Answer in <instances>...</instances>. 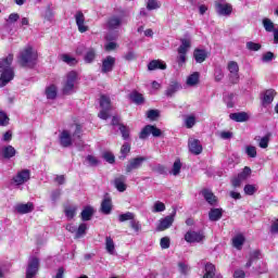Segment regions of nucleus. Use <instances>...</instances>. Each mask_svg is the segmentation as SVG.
Here are the masks:
<instances>
[{
    "label": "nucleus",
    "instance_id": "33",
    "mask_svg": "<svg viewBox=\"0 0 278 278\" xmlns=\"http://www.w3.org/2000/svg\"><path fill=\"white\" fill-rule=\"evenodd\" d=\"M214 277H216V266H214V264L212 263H207L205 265V274L203 278H214Z\"/></svg>",
    "mask_w": 278,
    "mask_h": 278
},
{
    "label": "nucleus",
    "instance_id": "63",
    "mask_svg": "<svg viewBox=\"0 0 278 278\" xmlns=\"http://www.w3.org/2000/svg\"><path fill=\"white\" fill-rule=\"evenodd\" d=\"M147 9L148 10H157L160 9V3L157 0H149L147 3Z\"/></svg>",
    "mask_w": 278,
    "mask_h": 278
},
{
    "label": "nucleus",
    "instance_id": "27",
    "mask_svg": "<svg viewBox=\"0 0 278 278\" xmlns=\"http://www.w3.org/2000/svg\"><path fill=\"white\" fill-rule=\"evenodd\" d=\"M1 155L4 160H12L16 155V149L12 146H5L1 149Z\"/></svg>",
    "mask_w": 278,
    "mask_h": 278
},
{
    "label": "nucleus",
    "instance_id": "50",
    "mask_svg": "<svg viewBox=\"0 0 278 278\" xmlns=\"http://www.w3.org/2000/svg\"><path fill=\"white\" fill-rule=\"evenodd\" d=\"M135 216L136 215L134 213L127 212V213L121 214L118 216V220H119V223H125L127 220H131L132 218H135Z\"/></svg>",
    "mask_w": 278,
    "mask_h": 278
},
{
    "label": "nucleus",
    "instance_id": "11",
    "mask_svg": "<svg viewBox=\"0 0 278 278\" xmlns=\"http://www.w3.org/2000/svg\"><path fill=\"white\" fill-rule=\"evenodd\" d=\"M153 136V138L162 137V130L154 125H147L140 132L139 138L141 140H147L149 136Z\"/></svg>",
    "mask_w": 278,
    "mask_h": 278
},
{
    "label": "nucleus",
    "instance_id": "40",
    "mask_svg": "<svg viewBox=\"0 0 278 278\" xmlns=\"http://www.w3.org/2000/svg\"><path fill=\"white\" fill-rule=\"evenodd\" d=\"M47 99H55L58 97V88L54 85H51L46 89Z\"/></svg>",
    "mask_w": 278,
    "mask_h": 278
},
{
    "label": "nucleus",
    "instance_id": "10",
    "mask_svg": "<svg viewBox=\"0 0 278 278\" xmlns=\"http://www.w3.org/2000/svg\"><path fill=\"white\" fill-rule=\"evenodd\" d=\"M119 13L121 15H112L108 20L106 22L108 29H119V27H123V24L125 23L123 21V17L127 16V12L121 11Z\"/></svg>",
    "mask_w": 278,
    "mask_h": 278
},
{
    "label": "nucleus",
    "instance_id": "13",
    "mask_svg": "<svg viewBox=\"0 0 278 278\" xmlns=\"http://www.w3.org/2000/svg\"><path fill=\"white\" fill-rule=\"evenodd\" d=\"M227 70L229 71V81L232 84H238L240 81V66L236 61H229L227 65Z\"/></svg>",
    "mask_w": 278,
    "mask_h": 278
},
{
    "label": "nucleus",
    "instance_id": "43",
    "mask_svg": "<svg viewBox=\"0 0 278 278\" xmlns=\"http://www.w3.org/2000/svg\"><path fill=\"white\" fill-rule=\"evenodd\" d=\"M75 214H77V206H67L65 208V216L68 220H73V218H75Z\"/></svg>",
    "mask_w": 278,
    "mask_h": 278
},
{
    "label": "nucleus",
    "instance_id": "20",
    "mask_svg": "<svg viewBox=\"0 0 278 278\" xmlns=\"http://www.w3.org/2000/svg\"><path fill=\"white\" fill-rule=\"evenodd\" d=\"M126 181L127 177L125 175H119L114 179L113 184L118 192H125V190H127V184H125Z\"/></svg>",
    "mask_w": 278,
    "mask_h": 278
},
{
    "label": "nucleus",
    "instance_id": "12",
    "mask_svg": "<svg viewBox=\"0 0 278 278\" xmlns=\"http://www.w3.org/2000/svg\"><path fill=\"white\" fill-rule=\"evenodd\" d=\"M40 268V260L38 257L33 256L28 261V266L26 268V278H35L38 275V270Z\"/></svg>",
    "mask_w": 278,
    "mask_h": 278
},
{
    "label": "nucleus",
    "instance_id": "15",
    "mask_svg": "<svg viewBox=\"0 0 278 278\" xmlns=\"http://www.w3.org/2000/svg\"><path fill=\"white\" fill-rule=\"evenodd\" d=\"M31 177V170L22 169L13 177V182L15 186H23V184H27V180Z\"/></svg>",
    "mask_w": 278,
    "mask_h": 278
},
{
    "label": "nucleus",
    "instance_id": "62",
    "mask_svg": "<svg viewBox=\"0 0 278 278\" xmlns=\"http://www.w3.org/2000/svg\"><path fill=\"white\" fill-rule=\"evenodd\" d=\"M147 117L150 118V121H155V118L160 117V111L149 110L148 113H147Z\"/></svg>",
    "mask_w": 278,
    "mask_h": 278
},
{
    "label": "nucleus",
    "instance_id": "23",
    "mask_svg": "<svg viewBox=\"0 0 278 278\" xmlns=\"http://www.w3.org/2000/svg\"><path fill=\"white\" fill-rule=\"evenodd\" d=\"M202 197L204 198L206 203H208V205H216V203H218V199L210 189L202 190Z\"/></svg>",
    "mask_w": 278,
    "mask_h": 278
},
{
    "label": "nucleus",
    "instance_id": "7",
    "mask_svg": "<svg viewBox=\"0 0 278 278\" xmlns=\"http://www.w3.org/2000/svg\"><path fill=\"white\" fill-rule=\"evenodd\" d=\"M77 81V72H70L66 75V80L63 85V94H73L75 92V84Z\"/></svg>",
    "mask_w": 278,
    "mask_h": 278
},
{
    "label": "nucleus",
    "instance_id": "53",
    "mask_svg": "<svg viewBox=\"0 0 278 278\" xmlns=\"http://www.w3.org/2000/svg\"><path fill=\"white\" fill-rule=\"evenodd\" d=\"M233 93H227L224 96V102L226 103L227 108H233Z\"/></svg>",
    "mask_w": 278,
    "mask_h": 278
},
{
    "label": "nucleus",
    "instance_id": "36",
    "mask_svg": "<svg viewBox=\"0 0 278 278\" xmlns=\"http://www.w3.org/2000/svg\"><path fill=\"white\" fill-rule=\"evenodd\" d=\"M245 239L242 235H237L233 239H232V247H235V249H238V251H240L242 249V247L244 245Z\"/></svg>",
    "mask_w": 278,
    "mask_h": 278
},
{
    "label": "nucleus",
    "instance_id": "38",
    "mask_svg": "<svg viewBox=\"0 0 278 278\" xmlns=\"http://www.w3.org/2000/svg\"><path fill=\"white\" fill-rule=\"evenodd\" d=\"M88 230V225L86 224H80L78 226V228H76V233H75V238L79 239V238H84V236H86V231Z\"/></svg>",
    "mask_w": 278,
    "mask_h": 278
},
{
    "label": "nucleus",
    "instance_id": "64",
    "mask_svg": "<svg viewBox=\"0 0 278 278\" xmlns=\"http://www.w3.org/2000/svg\"><path fill=\"white\" fill-rule=\"evenodd\" d=\"M160 244H161V249H169V248H170V238H168V237H163V238L161 239Z\"/></svg>",
    "mask_w": 278,
    "mask_h": 278
},
{
    "label": "nucleus",
    "instance_id": "37",
    "mask_svg": "<svg viewBox=\"0 0 278 278\" xmlns=\"http://www.w3.org/2000/svg\"><path fill=\"white\" fill-rule=\"evenodd\" d=\"M105 249L110 255H114V251H116V245L114 244V240L112 237L105 238Z\"/></svg>",
    "mask_w": 278,
    "mask_h": 278
},
{
    "label": "nucleus",
    "instance_id": "18",
    "mask_svg": "<svg viewBox=\"0 0 278 278\" xmlns=\"http://www.w3.org/2000/svg\"><path fill=\"white\" fill-rule=\"evenodd\" d=\"M188 147L192 155H201V153H203V146L199 139L189 138Z\"/></svg>",
    "mask_w": 278,
    "mask_h": 278
},
{
    "label": "nucleus",
    "instance_id": "5",
    "mask_svg": "<svg viewBox=\"0 0 278 278\" xmlns=\"http://www.w3.org/2000/svg\"><path fill=\"white\" fill-rule=\"evenodd\" d=\"M181 45L178 47V55L176 58L177 64L184 66L186 64V55L191 47L190 39H180Z\"/></svg>",
    "mask_w": 278,
    "mask_h": 278
},
{
    "label": "nucleus",
    "instance_id": "24",
    "mask_svg": "<svg viewBox=\"0 0 278 278\" xmlns=\"http://www.w3.org/2000/svg\"><path fill=\"white\" fill-rule=\"evenodd\" d=\"M128 99L135 103L136 105H143L144 103V96L142 93L134 90L128 94Z\"/></svg>",
    "mask_w": 278,
    "mask_h": 278
},
{
    "label": "nucleus",
    "instance_id": "45",
    "mask_svg": "<svg viewBox=\"0 0 278 278\" xmlns=\"http://www.w3.org/2000/svg\"><path fill=\"white\" fill-rule=\"evenodd\" d=\"M180 173H181V161L179 159H177L174 162V165H173V168H172V175L177 177V175H179Z\"/></svg>",
    "mask_w": 278,
    "mask_h": 278
},
{
    "label": "nucleus",
    "instance_id": "2",
    "mask_svg": "<svg viewBox=\"0 0 278 278\" xmlns=\"http://www.w3.org/2000/svg\"><path fill=\"white\" fill-rule=\"evenodd\" d=\"M12 62H14V54H9L7 58L0 59V88H4V86H8L14 79Z\"/></svg>",
    "mask_w": 278,
    "mask_h": 278
},
{
    "label": "nucleus",
    "instance_id": "44",
    "mask_svg": "<svg viewBox=\"0 0 278 278\" xmlns=\"http://www.w3.org/2000/svg\"><path fill=\"white\" fill-rule=\"evenodd\" d=\"M199 84V73L195 72L187 78V86H197Z\"/></svg>",
    "mask_w": 278,
    "mask_h": 278
},
{
    "label": "nucleus",
    "instance_id": "56",
    "mask_svg": "<svg viewBox=\"0 0 278 278\" xmlns=\"http://www.w3.org/2000/svg\"><path fill=\"white\" fill-rule=\"evenodd\" d=\"M247 49H249V51H260V49H262V45L255 43L253 41H248Z\"/></svg>",
    "mask_w": 278,
    "mask_h": 278
},
{
    "label": "nucleus",
    "instance_id": "42",
    "mask_svg": "<svg viewBox=\"0 0 278 278\" xmlns=\"http://www.w3.org/2000/svg\"><path fill=\"white\" fill-rule=\"evenodd\" d=\"M129 151H131V146L128 142L124 143L121 148L119 160H125L127 157V154L129 153Z\"/></svg>",
    "mask_w": 278,
    "mask_h": 278
},
{
    "label": "nucleus",
    "instance_id": "48",
    "mask_svg": "<svg viewBox=\"0 0 278 278\" xmlns=\"http://www.w3.org/2000/svg\"><path fill=\"white\" fill-rule=\"evenodd\" d=\"M243 190H244L245 194H248L249 197H253V194H255L257 191V186L256 185H245Z\"/></svg>",
    "mask_w": 278,
    "mask_h": 278
},
{
    "label": "nucleus",
    "instance_id": "51",
    "mask_svg": "<svg viewBox=\"0 0 278 278\" xmlns=\"http://www.w3.org/2000/svg\"><path fill=\"white\" fill-rule=\"evenodd\" d=\"M245 153L249 157H257V148L254 146H247Z\"/></svg>",
    "mask_w": 278,
    "mask_h": 278
},
{
    "label": "nucleus",
    "instance_id": "41",
    "mask_svg": "<svg viewBox=\"0 0 278 278\" xmlns=\"http://www.w3.org/2000/svg\"><path fill=\"white\" fill-rule=\"evenodd\" d=\"M251 176V167L245 166L241 173L237 175V177L240 178L241 181H247L249 177Z\"/></svg>",
    "mask_w": 278,
    "mask_h": 278
},
{
    "label": "nucleus",
    "instance_id": "55",
    "mask_svg": "<svg viewBox=\"0 0 278 278\" xmlns=\"http://www.w3.org/2000/svg\"><path fill=\"white\" fill-rule=\"evenodd\" d=\"M166 210V205L163 202L156 201L154 203L152 212L157 213V212H164Z\"/></svg>",
    "mask_w": 278,
    "mask_h": 278
},
{
    "label": "nucleus",
    "instance_id": "52",
    "mask_svg": "<svg viewBox=\"0 0 278 278\" xmlns=\"http://www.w3.org/2000/svg\"><path fill=\"white\" fill-rule=\"evenodd\" d=\"M62 60H63V62H65V64H70V66H75V64H77V59H75L68 54H63Z\"/></svg>",
    "mask_w": 278,
    "mask_h": 278
},
{
    "label": "nucleus",
    "instance_id": "39",
    "mask_svg": "<svg viewBox=\"0 0 278 278\" xmlns=\"http://www.w3.org/2000/svg\"><path fill=\"white\" fill-rule=\"evenodd\" d=\"M270 136H273V134L268 132L266 136L260 139L258 147L261 149H268V144L270 142Z\"/></svg>",
    "mask_w": 278,
    "mask_h": 278
},
{
    "label": "nucleus",
    "instance_id": "3",
    "mask_svg": "<svg viewBox=\"0 0 278 278\" xmlns=\"http://www.w3.org/2000/svg\"><path fill=\"white\" fill-rule=\"evenodd\" d=\"M38 62V52L31 46L24 48L18 55V63L23 68H34Z\"/></svg>",
    "mask_w": 278,
    "mask_h": 278
},
{
    "label": "nucleus",
    "instance_id": "34",
    "mask_svg": "<svg viewBox=\"0 0 278 278\" xmlns=\"http://www.w3.org/2000/svg\"><path fill=\"white\" fill-rule=\"evenodd\" d=\"M262 255V252L260 250H254L250 253V258L248 263L245 264V268H251L253 266V262L256 260H260V256Z\"/></svg>",
    "mask_w": 278,
    "mask_h": 278
},
{
    "label": "nucleus",
    "instance_id": "26",
    "mask_svg": "<svg viewBox=\"0 0 278 278\" xmlns=\"http://www.w3.org/2000/svg\"><path fill=\"white\" fill-rule=\"evenodd\" d=\"M193 58L198 64H203L207 60V51L203 49H195L193 51Z\"/></svg>",
    "mask_w": 278,
    "mask_h": 278
},
{
    "label": "nucleus",
    "instance_id": "8",
    "mask_svg": "<svg viewBox=\"0 0 278 278\" xmlns=\"http://www.w3.org/2000/svg\"><path fill=\"white\" fill-rule=\"evenodd\" d=\"M144 162H147V156H136L134 159H130L125 166L126 173H134V170L142 168Z\"/></svg>",
    "mask_w": 278,
    "mask_h": 278
},
{
    "label": "nucleus",
    "instance_id": "60",
    "mask_svg": "<svg viewBox=\"0 0 278 278\" xmlns=\"http://www.w3.org/2000/svg\"><path fill=\"white\" fill-rule=\"evenodd\" d=\"M130 227H131V229H134V231H136V233H138V231H140V229H142V226L140 225V222H138L135 218H132L130 220Z\"/></svg>",
    "mask_w": 278,
    "mask_h": 278
},
{
    "label": "nucleus",
    "instance_id": "4",
    "mask_svg": "<svg viewBox=\"0 0 278 278\" xmlns=\"http://www.w3.org/2000/svg\"><path fill=\"white\" fill-rule=\"evenodd\" d=\"M100 108L102 109L98 114L99 118L102 121H108L110 118V111L112 110V100L108 96L100 97Z\"/></svg>",
    "mask_w": 278,
    "mask_h": 278
},
{
    "label": "nucleus",
    "instance_id": "61",
    "mask_svg": "<svg viewBox=\"0 0 278 278\" xmlns=\"http://www.w3.org/2000/svg\"><path fill=\"white\" fill-rule=\"evenodd\" d=\"M256 273H258V275H264V273L268 271V267L266 266V263L261 262L258 264V266L255 268Z\"/></svg>",
    "mask_w": 278,
    "mask_h": 278
},
{
    "label": "nucleus",
    "instance_id": "31",
    "mask_svg": "<svg viewBox=\"0 0 278 278\" xmlns=\"http://www.w3.org/2000/svg\"><path fill=\"white\" fill-rule=\"evenodd\" d=\"M276 94L277 92H275V89L266 90L263 97V105H270L275 100Z\"/></svg>",
    "mask_w": 278,
    "mask_h": 278
},
{
    "label": "nucleus",
    "instance_id": "16",
    "mask_svg": "<svg viewBox=\"0 0 278 278\" xmlns=\"http://www.w3.org/2000/svg\"><path fill=\"white\" fill-rule=\"evenodd\" d=\"M114 66H116V58L112 55H108L102 60L101 73L104 75L108 73H112L114 71Z\"/></svg>",
    "mask_w": 278,
    "mask_h": 278
},
{
    "label": "nucleus",
    "instance_id": "17",
    "mask_svg": "<svg viewBox=\"0 0 278 278\" xmlns=\"http://www.w3.org/2000/svg\"><path fill=\"white\" fill-rule=\"evenodd\" d=\"M78 31L80 34H86L88 31V25H86V16L84 15V12L77 11L74 15Z\"/></svg>",
    "mask_w": 278,
    "mask_h": 278
},
{
    "label": "nucleus",
    "instance_id": "9",
    "mask_svg": "<svg viewBox=\"0 0 278 278\" xmlns=\"http://www.w3.org/2000/svg\"><path fill=\"white\" fill-rule=\"evenodd\" d=\"M215 11L218 16H231V12H233V7L224 0L215 1Z\"/></svg>",
    "mask_w": 278,
    "mask_h": 278
},
{
    "label": "nucleus",
    "instance_id": "49",
    "mask_svg": "<svg viewBox=\"0 0 278 278\" xmlns=\"http://www.w3.org/2000/svg\"><path fill=\"white\" fill-rule=\"evenodd\" d=\"M85 162L89 166H99V159L90 154L86 156Z\"/></svg>",
    "mask_w": 278,
    "mask_h": 278
},
{
    "label": "nucleus",
    "instance_id": "22",
    "mask_svg": "<svg viewBox=\"0 0 278 278\" xmlns=\"http://www.w3.org/2000/svg\"><path fill=\"white\" fill-rule=\"evenodd\" d=\"M15 211L17 214H30V212H34V203L28 202L26 204L20 203L15 206Z\"/></svg>",
    "mask_w": 278,
    "mask_h": 278
},
{
    "label": "nucleus",
    "instance_id": "14",
    "mask_svg": "<svg viewBox=\"0 0 278 278\" xmlns=\"http://www.w3.org/2000/svg\"><path fill=\"white\" fill-rule=\"evenodd\" d=\"M185 240L186 242H189V244L203 242V240H205V235L203 233V231L189 230L185 235Z\"/></svg>",
    "mask_w": 278,
    "mask_h": 278
},
{
    "label": "nucleus",
    "instance_id": "57",
    "mask_svg": "<svg viewBox=\"0 0 278 278\" xmlns=\"http://www.w3.org/2000/svg\"><path fill=\"white\" fill-rule=\"evenodd\" d=\"M119 131L124 140L129 139V129L127 128V126L119 124Z\"/></svg>",
    "mask_w": 278,
    "mask_h": 278
},
{
    "label": "nucleus",
    "instance_id": "21",
    "mask_svg": "<svg viewBox=\"0 0 278 278\" xmlns=\"http://www.w3.org/2000/svg\"><path fill=\"white\" fill-rule=\"evenodd\" d=\"M101 212L102 214H112V198H110V194H105L104 199L101 203Z\"/></svg>",
    "mask_w": 278,
    "mask_h": 278
},
{
    "label": "nucleus",
    "instance_id": "6",
    "mask_svg": "<svg viewBox=\"0 0 278 278\" xmlns=\"http://www.w3.org/2000/svg\"><path fill=\"white\" fill-rule=\"evenodd\" d=\"M77 55H84L86 64H92L97 58V50L94 48H86V46H79L76 49Z\"/></svg>",
    "mask_w": 278,
    "mask_h": 278
},
{
    "label": "nucleus",
    "instance_id": "28",
    "mask_svg": "<svg viewBox=\"0 0 278 278\" xmlns=\"http://www.w3.org/2000/svg\"><path fill=\"white\" fill-rule=\"evenodd\" d=\"M223 218V208H211L208 212V219L216 223Z\"/></svg>",
    "mask_w": 278,
    "mask_h": 278
},
{
    "label": "nucleus",
    "instance_id": "1",
    "mask_svg": "<svg viewBox=\"0 0 278 278\" xmlns=\"http://www.w3.org/2000/svg\"><path fill=\"white\" fill-rule=\"evenodd\" d=\"M81 125L76 124L74 132L71 135V131L64 129L59 135V144L63 149H68L75 144V147H81L84 142L81 141Z\"/></svg>",
    "mask_w": 278,
    "mask_h": 278
},
{
    "label": "nucleus",
    "instance_id": "35",
    "mask_svg": "<svg viewBox=\"0 0 278 278\" xmlns=\"http://www.w3.org/2000/svg\"><path fill=\"white\" fill-rule=\"evenodd\" d=\"M263 27L265 31H268L269 34L273 33L277 29L275 23L268 17L263 18Z\"/></svg>",
    "mask_w": 278,
    "mask_h": 278
},
{
    "label": "nucleus",
    "instance_id": "58",
    "mask_svg": "<svg viewBox=\"0 0 278 278\" xmlns=\"http://www.w3.org/2000/svg\"><path fill=\"white\" fill-rule=\"evenodd\" d=\"M273 60H275V53H273L270 51L266 52L262 56V62H264L265 64L268 62H273Z\"/></svg>",
    "mask_w": 278,
    "mask_h": 278
},
{
    "label": "nucleus",
    "instance_id": "54",
    "mask_svg": "<svg viewBox=\"0 0 278 278\" xmlns=\"http://www.w3.org/2000/svg\"><path fill=\"white\" fill-rule=\"evenodd\" d=\"M103 160H105V162H108L109 164H114V162H116V159L114 156V154H112V152H104L102 154Z\"/></svg>",
    "mask_w": 278,
    "mask_h": 278
},
{
    "label": "nucleus",
    "instance_id": "30",
    "mask_svg": "<svg viewBox=\"0 0 278 278\" xmlns=\"http://www.w3.org/2000/svg\"><path fill=\"white\" fill-rule=\"evenodd\" d=\"M166 71V63H164V61H160V60H153L148 64V71Z\"/></svg>",
    "mask_w": 278,
    "mask_h": 278
},
{
    "label": "nucleus",
    "instance_id": "29",
    "mask_svg": "<svg viewBox=\"0 0 278 278\" xmlns=\"http://www.w3.org/2000/svg\"><path fill=\"white\" fill-rule=\"evenodd\" d=\"M92 216H94V208L92 206H86L80 213V218L84 223L91 220Z\"/></svg>",
    "mask_w": 278,
    "mask_h": 278
},
{
    "label": "nucleus",
    "instance_id": "47",
    "mask_svg": "<svg viewBox=\"0 0 278 278\" xmlns=\"http://www.w3.org/2000/svg\"><path fill=\"white\" fill-rule=\"evenodd\" d=\"M8 125H10V117L5 112L0 111V127H8Z\"/></svg>",
    "mask_w": 278,
    "mask_h": 278
},
{
    "label": "nucleus",
    "instance_id": "32",
    "mask_svg": "<svg viewBox=\"0 0 278 278\" xmlns=\"http://www.w3.org/2000/svg\"><path fill=\"white\" fill-rule=\"evenodd\" d=\"M229 118H231V121H235L236 123H245V121H249V114H247L245 112L231 113L229 115Z\"/></svg>",
    "mask_w": 278,
    "mask_h": 278
},
{
    "label": "nucleus",
    "instance_id": "59",
    "mask_svg": "<svg viewBox=\"0 0 278 278\" xmlns=\"http://www.w3.org/2000/svg\"><path fill=\"white\" fill-rule=\"evenodd\" d=\"M62 197V190L55 189L51 192V201L52 203H58V200Z\"/></svg>",
    "mask_w": 278,
    "mask_h": 278
},
{
    "label": "nucleus",
    "instance_id": "25",
    "mask_svg": "<svg viewBox=\"0 0 278 278\" xmlns=\"http://www.w3.org/2000/svg\"><path fill=\"white\" fill-rule=\"evenodd\" d=\"M181 88H182L181 84L174 80L169 84V86L165 90V94H166V97H173V94H175L176 92H179V90H181Z\"/></svg>",
    "mask_w": 278,
    "mask_h": 278
},
{
    "label": "nucleus",
    "instance_id": "46",
    "mask_svg": "<svg viewBox=\"0 0 278 278\" xmlns=\"http://www.w3.org/2000/svg\"><path fill=\"white\" fill-rule=\"evenodd\" d=\"M187 129H192L193 125H197V117L194 115H188L185 119Z\"/></svg>",
    "mask_w": 278,
    "mask_h": 278
},
{
    "label": "nucleus",
    "instance_id": "19",
    "mask_svg": "<svg viewBox=\"0 0 278 278\" xmlns=\"http://www.w3.org/2000/svg\"><path fill=\"white\" fill-rule=\"evenodd\" d=\"M175 214H177L176 211H174L170 215H167L165 218L161 219L157 226L159 231H166V229L173 227V223H175Z\"/></svg>",
    "mask_w": 278,
    "mask_h": 278
}]
</instances>
